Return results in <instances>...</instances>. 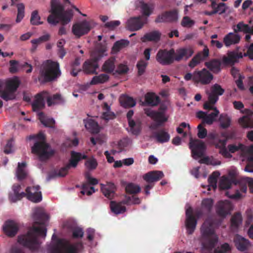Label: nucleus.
Here are the masks:
<instances>
[{"label":"nucleus","instance_id":"58","mask_svg":"<svg viewBox=\"0 0 253 253\" xmlns=\"http://www.w3.org/2000/svg\"><path fill=\"white\" fill-rule=\"evenodd\" d=\"M123 203L126 205L139 204L140 203V200L134 196H127L123 200Z\"/></svg>","mask_w":253,"mask_h":253},{"label":"nucleus","instance_id":"5","mask_svg":"<svg viewBox=\"0 0 253 253\" xmlns=\"http://www.w3.org/2000/svg\"><path fill=\"white\" fill-rule=\"evenodd\" d=\"M82 246L81 243L71 244L64 239H57L56 242L48 249L49 253H78V248Z\"/></svg>","mask_w":253,"mask_h":253},{"label":"nucleus","instance_id":"37","mask_svg":"<svg viewBox=\"0 0 253 253\" xmlns=\"http://www.w3.org/2000/svg\"><path fill=\"white\" fill-rule=\"evenodd\" d=\"M161 34L158 31H154L150 33H146L141 38L142 42H158L161 38Z\"/></svg>","mask_w":253,"mask_h":253},{"label":"nucleus","instance_id":"60","mask_svg":"<svg viewBox=\"0 0 253 253\" xmlns=\"http://www.w3.org/2000/svg\"><path fill=\"white\" fill-rule=\"evenodd\" d=\"M18 13L16 21L17 23L20 22L24 16L25 6L23 3H19L17 5Z\"/></svg>","mask_w":253,"mask_h":253},{"label":"nucleus","instance_id":"52","mask_svg":"<svg viewBox=\"0 0 253 253\" xmlns=\"http://www.w3.org/2000/svg\"><path fill=\"white\" fill-rule=\"evenodd\" d=\"M0 96L5 101L13 100L15 98V93L6 89L0 91Z\"/></svg>","mask_w":253,"mask_h":253},{"label":"nucleus","instance_id":"40","mask_svg":"<svg viewBox=\"0 0 253 253\" xmlns=\"http://www.w3.org/2000/svg\"><path fill=\"white\" fill-rule=\"evenodd\" d=\"M39 119L42 124L46 127L54 128L55 125V121L51 118H46L43 112H40L38 114Z\"/></svg>","mask_w":253,"mask_h":253},{"label":"nucleus","instance_id":"33","mask_svg":"<svg viewBox=\"0 0 253 253\" xmlns=\"http://www.w3.org/2000/svg\"><path fill=\"white\" fill-rule=\"evenodd\" d=\"M205 65L213 73H218L220 71L221 62L218 59H212L205 63Z\"/></svg>","mask_w":253,"mask_h":253},{"label":"nucleus","instance_id":"35","mask_svg":"<svg viewBox=\"0 0 253 253\" xmlns=\"http://www.w3.org/2000/svg\"><path fill=\"white\" fill-rule=\"evenodd\" d=\"M45 106L43 97L42 93H38L35 96V99L32 104L34 111H38L42 109Z\"/></svg>","mask_w":253,"mask_h":253},{"label":"nucleus","instance_id":"14","mask_svg":"<svg viewBox=\"0 0 253 253\" xmlns=\"http://www.w3.org/2000/svg\"><path fill=\"white\" fill-rule=\"evenodd\" d=\"M147 22V18H144L142 16L130 18L127 21L126 28L131 31H136L141 29Z\"/></svg>","mask_w":253,"mask_h":253},{"label":"nucleus","instance_id":"47","mask_svg":"<svg viewBox=\"0 0 253 253\" xmlns=\"http://www.w3.org/2000/svg\"><path fill=\"white\" fill-rule=\"evenodd\" d=\"M220 126L222 128L226 129L231 125V118L226 114H222L219 119Z\"/></svg>","mask_w":253,"mask_h":253},{"label":"nucleus","instance_id":"51","mask_svg":"<svg viewBox=\"0 0 253 253\" xmlns=\"http://www.w3.org/2000/svg\"><path fill=\"white\" fill-rule=\"evenodd\" d=\"M242 217L241 213L237 212L234 214L231 219V224L233 228H238L242 223Z\"/></svg>","mask_w":253,"mask_h":253},{"label":"nucleus","instance_id":"49","mask_svg":"<svg viewBox=\"0 0 253 253\" xmlns=\"http://www.w3.org/2000/svg\"><path fill=\"white\" fill-rule=\"evenodd\" d=\"M139 3V7L141 9L142 15L147 17L149 16L151 14L153 9L150 7L148 4L143 1H140Z\"/></svg>","mask_w":253,"mask_h":253},{"label":"nucleus","instance_id":"27","mask_svg":"<svg viewBox=\"0 0 253 253\" xmlns=\"http://www.w3.org/2000/svg\"><path fill=\"white\" fill-rule=\"evenodd\" d=\"M234 243L237 249L240 251L246 250L250 246V243L248 240L239 235L235 236Z\"/></svg>","mask_w":253,"mask_h":253},{"label":"nucleus","instance_id":"54","mask_svg":"<svg viewBox=\"0 0 253 253\" xmlns=\"http://www.w3.org/2000/svg\"><path fill=\"white\" fill-rule=\"evenodd\" d=\"M128 71L129 68L126 65L121 63L117 66L114 75H116L117 74L119 75H124L126 74Z\"/></svg>","mask_w":253,"mask_h":253},{"label":"nucleus","instance_id":"64","mask_svg":"<svg viewBox=\"0 0 253 253\" xmlns=\"http://www.w3.org/2000/svg\"><path fill=\"white\" fill-rule=\"evenodd\" d=\"M85 165L88 169L93 170L96 168L98 163L95 158H92L85 162Z\"/></svg>","mask_w":253,"mask_h":253},{"label":"nucleus","instance_id":"44","mask_svg":"<svg viewBox=\"0 0 253 253\" xmlns=\"http://www.w3.org/2000/svg\"><path fill=\"white\" fill-rule=\"evenodd\" d=\"M220 175V173L218 171H214L208 178V182L209 184V187L208 190H211L210 187H211L214 190L217 187V178Z\"/></svg>","mask_w":253,"mask_h":253},{"label":"nucleus","instance_id":"13","mask_svg":"<svg viewBox=\"0 0 253 253\" xmlns=\"http://www.w3.org/2000/svg\"><path fill=\"white\" fill-rule=\"evenodd\" d=\"M39 185L27 187L26 189V196L28 200L34 203H39L42 200V192Z\"/></svg>","mask_w":253,"mask_h":253},{"label":"nucleus","instance_id":"41","mask_svg":"<svg viewBox=\"0 0 253 253\" xmlns=\"http://www.w3.org/2000/svg\"><path fill=\"white\" fill-rule=\"evenodd\" d=\"M111 211L116 214L124 213L126 211V207L123 206L121 203L111 201L110 204Z\"/></svg>","mask_w":253,"mask_h":253},{"label":"nucleus","instance_id":"34","mask_svg":"<svg viewBox=\"0 0 253 253\" xmlns=\"http://www.w3.org/2000/svg\"><path fill=\"white\" fill-rule=\"evenodd\" d=\"M21 187L19 184H14L12 186V190L14 192L13 195L10 196V200L13 202L21 200L26 196V193L24 192H20Z\"/></svg>","mask_w":253,"mask_h":253},{"label":"nucleus","instance_id":"57","mask_svg":"<svg viewBox=\"0 0 253 253\" xmlns=\"http://www.w3.org/2000/svg\"><path fill=\"white\" fill-rule=\"evenodd\" d=\"M213 203L212 199L209 198L205 199L202 201V207L206 210L208 213H210L211 211Z\"/></svg>","mask_w":253,"mask_h":253},{"label":"nucleus","instance_id":"20","mask_svg":"<svg viewBox=\"0 0 253 253\" xmlns=\"http://www.w3.org/2000/svg\"><path fill=\"white\" fill-rule=\"evenodd\" d=\"M85 176L87 182L84 183L83 184L82 190L81 191V193L82 195H84L86 194V195L89 196L93 193L95 192V189L94 187L92 186H90V185H96L98 181L97 179L91 177L88 173H86Z\"/></svg>","mask_w":253,"mask_h":253},{"label":"nucleus","instance_id":"48","mask_svg":"<svg viewBox=\"0 0 253 253\" xmlns=\"http://www.w3.org/2000/svg\"><path fill=\"white\" fill-rule=\"evenodd\" d=\"M148 65V63L143 59H141L137 62L136 67L138 76H141L145 73Z\"/></svg>","mask_w":253,"mask_h":253},{"label":"nucleus","instance_id":"42","mask_svg":"<svg viewBox=\"0 0 253 253\" xmlns=\"http://www.w3.org/2000/svg\"><path fill=\"white\" fill-rule=\"evenodd\" d=\"M64 102L65 99L59 93L55 94L52 97H48L47 99V103L48 106H51L55 104H62Z\"/></svg>","mask_w":253,"mask_h":253},{"label":"nucleus","instance_id":"55","mask_svg":"<svg viewBox=\"0 0 253 253\" xmlns=\"http://www.w3.org/2000/svg\"><path fill=\"white\" fill-rule=\"evenodd\" d=\"M41 17L38 14V10H36L32 12L30 19L31 24L33 25H39L42 24L43 22L40 21Z\"/></svg>","mask_w":253,"mask_h":253},{"label":"nucleus","instance_id":"63","mask_svg":"<svg viewBox=\"0 0 253 253\" xmlns=\"http://www.w3.org/2000/svg\"><path fill=\"white\" fill-rule=\"evenodd\" d=\"M50 36L49 34H45L40 37L38 39H33L31 40V42L32 44L38 45L42 42L48 41L49 40Z\"/></svg>","mask_w":253,"mask_h":253},{"label":"nucleus","instance_id":"53","mask_svg":"<svg viewBox=\"0 0 253 253\" xmlns=\"http://www.w3.org/2000/svg\"><path fill=\"white\" fill-rule=\"evenodd\" d=\"M129 126L133 134L137 135L140 132V126L139 125H136L135 121L132 119H127Z\"/></svg>","mask_w":253,"mask_h":253},{"label":"nucleus","instance_id":"36","mask_svg":"<svg viewBox=\"0 0 253 253\" xmlns=\"http://www.w3.org/2000/svg\"><path fill=\"white\" fill-rule=\"evenodd\" d=\"M234 33L243 32L253 35V25L250 27L249 25L244 24L243 22H239L236 26H234Z\"/></svg>","mask_w":253,"mask_h":253},{"label":"nucleus","instance_id":"45","mask_svg":"<svg viewBox=\"0 0 253 253\" xmlns=\"http://www.w3.org/2000/svg\"><path fill=\"white\" fill-rule=\"evenodd\" d=\"M239 123L244 128H253V119L249 116H245L240 118Z\"/></svg>","mask_w":253,"mask_h":253},{"label":"nucleus","instance_id":"24","mask_svg":"<svg viewBox=\"0 0 253 253\" xmlns=\"http://www.w3.org/2000/svg\"><path fill=\"white\" fill-rule=\"evenodd\" d=\"M243 57L242 52L238 53L235 51L228 52L227 56H224L222 58V63L224 65L233 64L240 58Z\"/></svg>","mask_w":253,"mask_h":253},{"label":"nucleus","instance_id":"22","mask_svg":"<svg viewBox=\"0 0 253 253\" xmlns=\"http://www.w3.org/2000/svg\"><path fill=\"white\" fill-rule=\"evenodd\" d=\"M229 175L230 177L223 176L220 180L219 187L221 189H228L230 188L232 184H237V180L233 172H230Z\"/></svg>","mask_w":253,"mask_h":253},{"label":"nucleus","instance_id":"39","mask_svg":"<svg viewBox=\"0 0 253 253\" xmlns=\"http://www.w3.org/2000/svg\"><path fill=\"white\" fill-rule=\"evenodd\" d=\"M115 186L112 183H109L107 185L101 187V191L104 195L108 199L113 198L115 194Z\"/></svg>","mask_w":253,"mask_h":253},{"label":"nucleus","instance_id":"8","mask_svg":"<svg viewBox=\"0 0 253 253\" xmlns=\"http://www.w3.org/2000/svg\"><path fill=\"white\" fill-rule=\"evenodd\" d=\"M225 92L220 85L215 84L211 87V91L208 93V101L206 102L203 105L204 109H212L211 104H214L218 100V96L222 95Z\"/></svg>","mask_w":253,"mask_h":253},{"label":"nucleus","instance_id":"31","mask_svg":"<svg viewBox=\"0 0 253 253\" xmlns=\"http://www.w3.org/2000/svg\"><path fill=\"white\" fill-rule=\"evenodd\" d=\"M121 105L125 108H129L136 105L135 100L130 96L126 94H122L119 98Z\"/></svg>","mask_w":253,"mask_h":253},{"label":"nucleus","instance_id":"3","mask_svg":"<svg viewBox=\"0 0 253 253\" xmlns=\"http://www.w3.org/2000/svg\"><path fill=\"white\" fill-rule=\"evenodd\" d=\"M59 64L57 62L48 60L41 67L38 81L41 84L52 82L61 75Z\"/></svg>","mask_w":253,"mask_h":253},{"label":"nucleus","instance_id":"46","mask_svg":"<svg viewBox=\"0 0 253 253\" xmlns=\"http://www.w3.org/2000/svg\"><path fill=\"white\" fill-rule=\"evenodd\" d=\"M20 85V82L17 79L10 80L7 82L6 89L15 93Z\"/></svg>","mask_w":253,"mask_h":253},{"label":"nucleus","instance_id":"43","mask_svg":"<svg viewBox=\"0 0 253 253\" xmlns=\"http://www.w3.org/2000/svg\"><path fill=\"white\" fill-rule=\"evenodd\" d=\"M109 78L107 74H101L93 77L90 81V84H98L105 83L109 80Z\"/></svg>","mask_w":253,"mask_h":253},{"label":"nucleus","instance_id":"62","mask_svg":"<svg viewBox=\"0 0 253 253\" xmlns=\"http://www.w3.org/2000/svg\"><path fill=\"white\" fill-rule=\"evenodd\" d=\"M203 125H204L200 124L197 126V136L200 139L206 138L208 134V131L207 129L204 127Z\"/></svg>","mask_w":253,"mask_h":253},{"label":"nucleus","instance_id":"30","mask_svg":"<svg viewBox=\"0 0 253 253\" xmlns=\"http://www.w3.org/2000/svg\"><path fill=\"white\" fill-rule=\"evenodd\" d=\"M154 138L159 143H163L168 142L170 139V135L164 129H161L153 132Z\"/></svg>","mask_w":253,"mask_h":253},{"label":"nucleus","instance_id":"10","mask_svg":"<svg viewBox=\"0 0 253 253\" xmlns=\"http://www.w3.org/2000/svg\"><path fill=\"white\" fill-rule=\"evenodd\" d=\"M213 78L212 74L206 68L200 71L196 70L194 72L193 82L194 83L201 84L203 85L208 84Z\"/></svg>","mask_w":253,"mask_h":253},{"label":"nucleus","instance_id":"21","mask_svg":"<svg viewBox=\"0 0 253 253\" xmlns=\"http://www.w3.org/2000/svg\"><path fill=\"white\" fill-rule=\"evenodd\" d=\"M209 56V49L207 46L205 45L203 50L198 52L189 63V66L193 68L200 62L205 60Z\"/></svg>","mask_w":253,"mask_h":253},{"label":"nucleus","instance_id":"29","mask_svg":"<svg viewBox=\"0 0 253 253\" xmlns=\"http://www.w3.org/2000/svg\"><path fill=\"white\" fill-rule=\"evenodd\" d=\"M160 102V97L154 93L148 92L145 95L144 105L156 106Z\"/></svg>","mask_w":253,"mask_h":253},{"label":"nucleus","instance_id":"7","mask_svg":"<svg viewBox=\"0 0 253 253\" xmlns=\"http://www.w3.org/2000/svg\"><path fill=\"white\" fill-rule=\"evenodd\" d=\"M32 152L38 155L41 161L47 160L55 153L54 150L44 141L36 142L32 147Z\"/></svg>","mask_w":253,"mask_h":253},{"label":"nucleus","instance_id":"61","mask_svg":"<svg viewBox=\"0 0 253 253\" xmlns=\"http://www.w3.org/2000/svg\"><path fill=\"white\" fill-rule=\"evenodd\" d=\"M72 237L74 239L82 238L84 236L83 230L78 227H73L72 228Z\"/></svg>","mask_w":253,"mask_h":253},{"label":"nucleus","instance_id":"12","mask_svg":"<svg viewBox=\"0 0 253 253\" xmlns=\"http://www.w3.org/2000/svg\"><path fill=\"white\" fill-rule=\"evenodd\" d=\"M90 29L91 27L89 22L84 20L74 24L72 27V32L76 37L80 38L87 34Z\"/></svg>","mask_w":253,"mask_h":253},{"label":"nucleus","instance_id":"56","mask_svg":"<svg viewBox=\"0 0 253 253\" xmlns=\"http://www.w3.org/2000/svg\"><path fill=\"white\" fill-rule=\"evenodd\" d=\"M129 42L126 40H121L115 42L113 46L112 49L114 51L118 52L120 51L122 48L128 45Z\"/></svg>","mask_w":253,"mask_h":253},{"label":"nucleus","instance_id":"9","mask_svg":"<svg viewBox=\"0 0 253 253\" xmlns=\"http://www.w3.org/2000/svg\"><path fill=\"white\" fill-rule=\"evenodd\" d=\"M173 55L174 50L173 48L160 49L156 54V59L162 65H169L174 62Z\"/></svg>","mask_w":253,"mask_h":253},{"label":"nucleus","instance_id":"23","mask_svg":"<svg viewBox=\"0 0 253 253\" xmlns=\"http://www.w3.org/2000/svg\"><path fill=\"white\" fill-rule=\"evenodd\" d=\"M3 230L6 235L9 237H14L17 233L18 227L16 222L12 220L5 222L3 226Z\"/></svg>","mask_w":253,"mask_h":253},{"label":"nucleus","instance_id":"38","mask_svg":"<svg viewBox=\"0 0 253 253\" xmlns=\"http://www.w3.org/2000/svg\"><path fill=\"white\" fill-rule=\"evenodd\" d=\"M85 128L91 133H98L99 132V127L98 124L92 119L84 120Z\"/></svg>","mask_w":253,"mask_h":253},{"label":"nucleus","instance_id":"25","mask_svg":"<svg viewBox=\"0 0 253 253\" xmlns=\"http://www.w3.org/2000/svg\"><path fill=\"white\" fill-rule=\"evenodd\" d=\"M164 176L162 171L154 170L150 171L143 175V179L148 183H153L159 181Z\"/></svg>","mask_w":253,"mask_h":253},{"label":"nucleus","instance_id":"59","mask_svg":"<svg viewBox=\"0 0 253 253\" xmlns=\"http://www.w3.org/2000/svg\"><path fill=\"white\" fill-rule=\"evenodd\" d=\"M69 166H66L61 168L59 170H55L53 172L54 176L64 177L67 175L69 169Z\"/></svg>","mask_w":253,"mask_h":253},{"label":"nucleus","instance_id":"6","mask_svg":"<svg viewBox=\"0 0 253 253\" xmlns=\"http://www.w3.org/2000/svg\"><path fill=\"white\" fill-rule=\"evenodd\" d=\"M166 110L167 107L164 105H161L158 111H153L149 108L144 109L145 114L156 123L150 127L151 129H156L168 121V118L165 115Z\"/></svg>","mask_w":253,"mask_h":253},{"label":"nucleus","instance_id":"1","mask_svg":"<svg viewBox=\"0 0 253 253\" xmlns=\"http://www.w3.org/2000/svg\"><path fill=\"white\" fill-rule=\"evenodd\" d=\"M35 220L33 226L27 233L18 237V242L32 251H37L40 246L38 237L45 238L46 235V229L42 226L48 220L49 217L43 209L38 208L35 209L33 213Z\"/></svg>","mask_w":253,"mask_h":253},{"label":"nucleus","instance_id":"2","mask_svg":"<svg viewBox=\"0 0 253 253\" xmlns=\"http://www.w3.org/2000/svg\"><path fill=\"white\" fill-rule=\"evenodd\" d=\"M61 1L65 3H70L69 0H51V9L49 10L51 14L47 19L48 23L50 24L56 25L61 21L63 25H65L68 23L73 17V10L72 9L65 10L64 7L60 3Z\"/></svg>","mask_w":253,"mask_h":253},{"label":"nucleus","instance_id":"4","mask_svg":"<svg viewBox=\"0 0 253 253\" xmlns=\"http://www.w3.org/2000/svg\"><path fill=\"white\" fill-rule=\"evenodd\" d=\"M202 244L210 249L214 248L217 242V237L215 235L214 225L211 219H207L201 228Z\"/></svg>","mask_w":253,"mask_h":253},{"label":"nucleus","instance_id":"11","mask_svg":"<svg viewBox=\"0 0 253 253\" xmlns=\"http://www.w3.org/2000/svg\"><path fill=\"white\" fill-rule=\"evenodd\" d=\"M101 56L98 55L86 60L83 65V70L86 74H97L96 69L98 68V61Z\"/></svg>","mask_w":253,"mask_h":253},{"label":"nucleus","instance_id":"26","mask_svg":"<svg viewBox=\"0 0 253 253\" xmlns=\"http://www.w3.org/2000/svg\"><path fill=\"white\" fill-rule=\"evenodd\" d=\"M116 59L114 57H111L108 60L105 61L101 67L102 71L106 74H112L114 75L115 71Z\"/></svg>","mask_w":253,"mask_h":253},{"label":"nucleus","instance_id":"16","mask_svg":"<svg viewBox=\"0 0 253 253\" xmlns=\"http://www.w3.org/2000/svg\"><path fill=\"white\" fill-rule=\"evenodd\" d=\"M193 213V209L191 207L186 210L185 226L188 234L194 232L197 224V220Z\"/></svg>","mask_w":253,"mask_h":253},{"label":"nucleus","instance_id":"32","mask_svg":"<svg viewBox=\"0 0 253 253\" xmlns=\"http://www.w3.org/2000/svg\"><path fill=\"white\" fill-rule=\"evenodd\" d=\"M86 158L87 156L85 155H82L80 153L72 151L69 163L67 165L69 166V169H70L71 167L76 168L81 160L86 159Z\"/></svg>","mask_w":253,"mask_h":253},{"label":"nucleus","instance_id":"17","mask_svg":"<svg viewBox=\"0 0 253 253\" xmlns=\"http://www.w3.org/2000/svg\"><path fill=\"white\" fill-rule=\"evenodd\" d=\"M178 19V11L176 9H173L167 11L159 15L155 19L156 23L162 22H176Z\"/></svg>","mask_w":253,"mask_h":253},{"label":"nucleus","instance_id":"19","mask_svg":"<svg viewBox=\"0 0 253 253\" xmlns=\"http://www.w3.org/2000/svg\"><path fill=\"white\" fill-rule=\"evenodd\" d=\"M194 53V49L191 46L180 48L174 51V61L179 62L183 59H188Z\"/></svg>","mask_w":253,"mask_h":253},{"label":"nucleus","instance_id":"18","mask_svg":"<svg viewBox=\"0 0 253 253\" xmlns=\"http://www.w3.org/2000/svg\"><path fill=\"white\" fill-rule=\"evenodd\" d=\"M232 209V204L228 200L219 201L216 204L215 207L217 214L222 217H225L227 214L230 213Z\"/></svg>","mask_w":253,"mask_h":253},{"label":"nucleus","instance_id":"50","mask_svg":"<svg viewBox=\"0 0 253 253\" xmlns=\"http://www.w3.org/2000/svg\"><path fill=\"white\" fill-rule=\"evenodd\" d=\"M140 187L139 185L133 183H129L126 187V192L130 194H134L140 191Z\"/></svg>","mask_w":253,"mask_h":253},{"label":"nucleus","instance_id":"15","mask_svg":"<svg viewBox=\"0 0 253 253\" xmlns=\"http://www.w3.org/2000/svg\"><path fill=\"white\" fill-rule=\"evenodd\" d=\"M189 148L191 150L192 154L194 157L201 158L204 154L206 146L202 141L195 139L190 141Z\"/></svg>","mask_w":253,"mask_h":253},{"label":"nucleus","instance_id":"28","mask_svg":"<svg viewBox=\"0 0 253 253\" xmlns=\"http://www.w3.org/2000/svg\"><path fill=\"white\" fill-rule=\"evenodd\" d=\"M240 39L241 37L239 35L231 32L225 36L223 42L226 47H229L239 42Z\"/></svg>","mask_w":253,"mask_h":253}]
</instances>
